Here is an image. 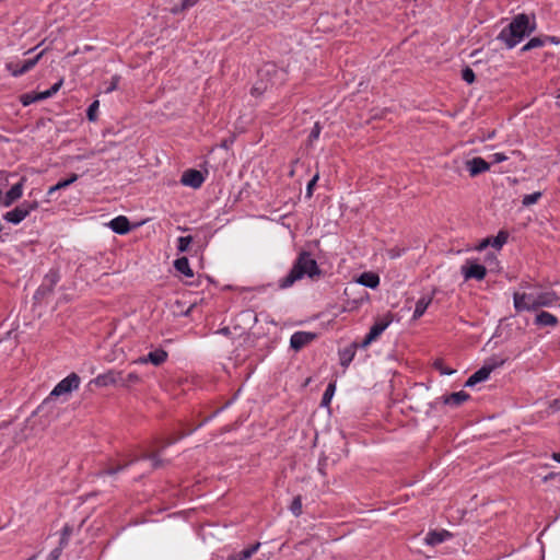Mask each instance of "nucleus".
I'll return each instance as SVG.
<instances>
[{
    "label": "nucleus",
    "mask_w": 560,
    "mask_h": 560,
    "mask_svg": "<svg viewBox=\"0 0 560 560\" xmlns=\"http://www.w3.org/2000/svg\"><path fill=\"white\" fill-rule=\"evenodd\" d=\"M335 390H336V385L335 383H330L328 384L324 395H323V398H322V405L323 406H328L331 401V398L335 394Z\"/></svg>",
    "instance_id": "nucleus-28"
},
{
    "label": "nucleus",
    "mask_w": 560,
    "mask_h": 560,
    "mask_svg": "<svg viewBox=\"0 0 560 560\" xmlns=\"http://www.w3.org/2000/svg\"><path fill=\"white\" fill-rule=\"evenodd\" d=\"M392 322H393V317L390 314H387L384 317L378 318L374 323V325L370 328V331L362 340L360 347L366 348L368 346H370L373 341H375L383 334V331L390 325Z\"/></svg>",
    "instance_id": "nucleus-6"
},
{
    "label": "nucleus",
    "mask_w": 560,
    "mask_h": 560,
    "mask_svg": "<svg viewBox=\"0 0 560 560\" xmlns=\"http://www.w3.org/2000/svg\"><path fill=\"white\" fill-rule=\"evenodd\" d=\"M170 444H172V441H168L166 444H164V445L162 446V448H164L165 446H167V445H170Z\"/></svg>",
    "instance_id": "nucleus-59"
},
{
    "label": "nucleus",
    "mask_w": 560,
    "mask_h": 560,
    "mask_svg": "<svg viewBox=\"0 0 560 560\" xmlns=\"http://www.w3.org/2000/svg\"><path fill=\"white\" fill-rule=\"evenodd\" d=\"M38 208L37 201H23L16 206L13 210L8 211L3 219L10 223L19 224L22 222L32 211Z\"/></svg>",
    "instance_id": "nucleus-5"
},
{
    "label": "nucleus",
    "mask_w": 560,
    "mask_h": 560,
    "mask_svg": "<svg viewBox=\"0 0 560 560\" xmlns=\"http://www.w3.org/2000/svg\"><path fill=\"white\" fill-rule=\"evenodd\" d=\"M462 79L467 82L468 84H471L475 82V72L469 67H466L462 71Z\"/></svg>",
    "instance_id": "nucleus-37"
},
{
    "label": "nucleus",
    "mask_w": 560,
    "mask_h": 560,
    "mask_svg": "<svg viewBox=\"0 0 560 560\" xmlns=\"http://www.w3.org/2000/svg\"><path fill=\"white\" fill-rule=\"evenodd\" d=\"M36 559V556H32L31 558H28L27 560H35Z\"/></svg>",
    "instance_id": "nucleus-60"
},
{
    "label": "nucleus",
    "mask_w": 560,
    "mask_h": 560,
    "mask_svg": "<svg viewBox=\"0 0 560 560\" xmlns=\"http://www.w3.org/2000/svg\"><path fill=\"white\" fill-rule=\"evenodd\" d=\"M80 385V377L75 373L69 374L67 377L61 380L51 390L49 397L44 401V404H48L50 398L59 397L62 395H68L73 390L78 389Z\"/></svg>",
    "instance_id": "nucleus-4"
},
{
    "label": "nucleus",
    "mask_w": 560,
    "mask_h": 560,
    "mask_svg": "<svg viewBox=\"0 0 560 560\" xmlns=\"http://www.w3.org/2000/svg\"><path fill=\"white\" fill-rule=\"evenodd\" d=\"M319 135H320V126H319V124H318V122H316V124L314 125V127H313V129H312V131H311L310 136H308L310 141H315V140H317V139H318V137H319Z\"/></svg>",
    "instance_id": "nucleus-42"
},
{
    "label": "nucleus",
    "mask_w": 560,
    "mask_h": 560,
    "mask_svg": "<svg viewBox=\"0 0 560 560\" xmlns=\"http://www.w3.org/2000/svg\"><path fill=\"white\" fill-rule=\"evenodd\" d=\"M119 80H120L119 75H114L112 78L108 86L105 89V93H110V92L115 91L118 86Z\"/></svg>",
    "instance_id": "nucleus-40"
},
{
    "label": "nucleus",
    "mask_w": 560,
    "mask_h": 560,
    "mask_svg": "<svg viewBox=\"0 0 560 560\" xmlns=\"http://www.w3.org/2000/svg\"><path fill=\"white\" fill-rule=\"evenodd\" d=\"M540 197H541V192L540 191H536V192H533V194H529V195H525L523 197L522 203L525 207L532 206V205L536 203L540 199Z\"/></svg>",
    "instance_id": "nucleus-30"
},
{
    "label": "nucleus",
    "mask_w": 560,
    "mask_h": 560,
    "mask_svg": "<svg viewBox=\"0 0 560 560\" xmlns=\"http://www.w3.org/2000/svg\"><path fill=\"white\" fill-rule=\"evenodd\" d=\"M469 397L470 396L468 393L460 390V392H456L451 395L444 396L443 401L446 405L457 407V406H460L463 402L467 401L469 399Z\"/></svg>",
    "instance_id": "nucleus-19"
},
{
    "label": "nucleus",
    "mask_w": 560,
    "mask_h": 560,
    "mask_svg": "<svg viewBox=\"0 0 560 560\" xmlns=\"http://www.w3.org/2000/svg\"><path fill=\"white\" fill-rule=\"evenodd\" d=\"M552 458H553L556 462L560 463V453H553V454H552Z\"/></svg>",
    "instance_id": "nucleus-55"
},
{
    "label": "nucleus",
    "mask_w": 560,
    "mask_h": 560,
    "mask_svg": "<svg viewBox=\"0 0 560 560\" xmlns=\"http://www.w3.org/2000/svg\"><path fill=\"white\" fill-rule=\"evenodd\" d=\"M495 365H483L478 371H476L472 375L468 377L465 383V386L472 387L479 382H483L488 380L491 372L494 370Z\"/></svg>",
    "instance_id": "nucleus-15"
},
{
    "label": "nucleus",
    "mask_w": 560,
    "mask_h": 560,
    "mask_svg": "<svg viewBox=\"0 0 560 560\" xmlns=\"http://www.w3.org/2000/svg\"><path fill=\"white\" fill-rule=\"evenodd\" d=\"M290 510L295 516H299L302 513V499L300 495L293 499Z\"/></svg>",
    "instance_id": "nucleus-35"
},
{
    "label": "nucleus",
    "mask_w": 560,
    "mask_h": 560,
    "mask_svg": "<svg viewBox=\"0 0 560 560\" xmlns=\"http://www.w3.org/2000/svg\"><path fill=\"white\" fill-rule=\"evenodd\" d=\"M59 280H60L59 272L55 269L49 270L45 275L42 284L36 290L34 298L36 300H43L47 295L51 294L56 284L59 282Z\"/></svg>",
    "instance_id": "nucleus-7"
},
{
    "label": "nucleus",
    "mask_w": 560,
    "mask_h": 560,
    "mask_svg": "<svg viewBox=\"0 0 560 560\" xmlns=\"http://www.w3.org/2000/svg\"><path fill=\"white\" fill-rule=\"evenodd\" d=\"M508 156L504 153H494L492 154V162L493 163H501L503 161H506Z\"/></svg>",
    "instance_id": "nucleus-45"
},
{
    "label": "nucleus",
    "mask_w": 560,
    "mask_h": 560,
    "mask_svg": "<svg viewBox=\"0 0 560 560\" xmlns=\"http://www.w3.org/2000/svg\"><path fill=\"white\" fill-rule=\"evenodd\" d=\"M491 245V238L483 240L480 245L477 247L479 250L485 249L487 246Z\"/></svg>",
    "instance_id": "nucleus-51"
},
{
    "label": "nucleus",
    "mask_w": 560,
    "mask_h": 560,
    "mask_svg": "<svg viewBox=\"0 0 560 560\" xmlns=\"http://www.w3.org/2000/svg\"><path fill=\"white\" fill-rule=\"evenodd\" d=\"M100 103L98 101H94L86 110V116L89 120L95 121L97 118V109H98Z\"/></svg>",
    "instance_id": "nucleus-34"
},
{
    "label": "nucleus",
    "mask_w": 560,
    "mask_h": 560,
    "mask_svg": "<svg viewBox=\"0 0 560 560\" xmlns=\"http://www.w3.org/2000/svg\"><path fill=\"white\" fill-rule=\"evenodd\" d=\"M36 559V556H32L31 558H28L27 560H35Z\"/></svg>",
    "instance_id": "nucleus-61"
},
{
    "label": "nucleus",
    "mask_w": 560,
    "mask_h": 560,
    "mask_svg": "<svg viewBox=\"0 0 560 560\" xmlns=\"http://www.w3.org/2000/svg\"><path fill=\"white\" fill-rule=\"evenodd\" d=\"M36 95H37L38 101H43V100L51 97V94L48 90H46L44 92L36 93Z\"/></svg>",
    "instance_id": "nucleus-48"
},
{
    "label": "nucleus",
    "mask_w": 560,
    "mask_h": 560,
    "mask_svg": "<svg viewBox=\"0 0 560 560\" xmlns=\"http://www.w3.org/2000/svg\"><path fill=\"white\" fill-rule=\"evenodd\" d=\"M317 335L310 331H296L291 336L290 346L293 350L299 351L306 345L316 339Z\"/></svg>",
    "instance_id": "nucleus-11"
},
{
    "label": "nucleus",
    "mask_w": 560,
    "mask_h": 560,
    "mask_svg": "<svg viewBox=\"0 0 560 560\" xmlns=\"http://www.w3.org/2000/svg\"><path fill=\"white\" fill-rule=\"evenodd\" d=\"M192 236H180L177 240V249L180 253H185L189 249L190 244L192 243Z\"/></svg>",
    "instance_id": "nucleus-27"
},
{
    "label": "nucleus",
    "mask_w": 560,
    "mask_h": 560,
    "mask_svg": "<svg viewBox=\"0 0 560 560\" xmlns=\"http://www.w3.org/2000/svg\"><path fill=\"white\" fill-rule=\"evenodd\" d=\"M355 349H357V345L353 343L350 347L345 348L343 350H341L339 352L341 366H343V368L349 366V364L351 363V361L353 360V358L355 355Z\"/></svg>",
    "instance_id": "nucleus-22"
},
{
    "label": "nucleus",
    "mask_w": 560,
    "mask_h": 560,
    "mask_svg": "<svg viewBox=\"0 0 560 560\" xmlns=\"http://www.w3.org/2000/svg\"><path fill=\"white\" fill-rule=\"evenodd\" d=\"M78 178H79V176L77 174H74V173L71 174L68 178L59 180L56 185L51 186L48 189L47 195L52 196L56 191L69 187L71 184L77 182Z\"/></svg>",
    "instance_id": "nucleus-23"
},
{
    "label": "nucleus",
    "mask_w": 560,
    "mask_h": 560,
    "mask_svg": "<svg viewBox=\"0 0 560 560\" xmlns=\"http://www.w3.org/2000/svg\"><path fill=\"white\" fill-rule=\"evenodd\" d=\"M433 366L442 374V375H452L455 373V370L447 368L444 365L442 360H436L433 363Z\"/></svg>",
    "instance_id": "nucleus-32"
},
{
    "label": "nucleus",
    "mask_w": 560,
    "mask_h": 560,
    "mask_svg": "<svg viewBox=\"0 0 560 560\" xmlns=\"http://www.w3.org/2000/svg\"><path fill=\"white\" fill-rule=\"evenodd\" d=\"M556 476L555 472H550L548 476L545 477V480H549V479H552L553 477Z\"/></svg>",
    "instance_id": "nucleus-56"
},
{
    "label": "nucleus",
    "mask_w": 560,
    "mask_h": 560,
    "mask_svg": "<svg viewBox=\"0 0 560 560\" xmlns=\"http://www.w3.org/2000/svg\"><path fill=\"white\" fill-rule=\"evenodd\" d=\"M358 282L364 287L375 289L380 284V277L371 271L363 272L358 278Z\"/></svg>",
    "instance_id": "nucleus-20"
},
{
    "label": "nucleus",
    "mask_w": 560,
    "mask_h": 560,
    "mask_svg": "<svg viewBox=\"0 0 560 560\" xmlns=\"http://www.w3.org/2000/svg\"><path fill=\"white\" fill-rule=\"evenodd\" d=\"M535 324L538 326L555 327L558 324V319L553 314L544 311L537 314Z\"/></svg>",
    "instance_id": "nucleus-21"
},
{
    "label": "nucleus",
    "mask_w": 560,
    "mask_h": 560,
    "mask_svg": "<svg viewBox=\"0 0 560 560\" xmlns=\"http://www.w3.org/2000/svg\"><path fill=\"white\" fill-rule=\"evenodd\" d=\"M544 45V40L539 37L530 38L522 48L523 51H527L534 48L541 47Z\"/></svg>",
    "instance_id": "nucleus-31"
},
{
    "label": "nucleus",
    "mask_w": 560,
    "mask_h": 560,
    "mask_svg": "<svg viewBox=\"0 0 560 560\" xmlns=\"http://www.w3.org/2000/svg\"><path fill=\"white\" fill-rule=\"evenodd\" d=\"M91 49H92V47H91V46H85V47H84V50H85V51L91 50Z\"/></svg>",
    "instance_id": "nucleus-58"
},
{
    "label": "nucleus",
    "mask_w": 560,
    "mask_h": 560,
    "mask_svg": "<svg viewBox=\"0 0 560 560\" xmlns=\"http://www.w3.org/2000/svg\"><path fill=\"white\" fill-rule=\"evenodd\" d=\"M139 381H140V377L135 372L128 373L126 375L122 373L121 386H128L129 384H135V383H138Z\"/></svg>",
    "instance_id": "nucleus-33"
},
{
    "label": "nucleus",
    "mask_w": 560,
    "mask_h": 560,
    "mask_svg": "<svg viewBox=\"0 0 560 560\" xmlns=\"http://www.w3.org/2000/svg\"><path fill=\"white\" fill-rule=\"evenodd\" d=\"M42 56L43 52H39L35 58L24 60L21 65L10 62L7 65V69L13 77H20L30 71L38 62Z\"/></svg>",
    "instance_id": "nucleus-9"
},
{
    "label": "nucleus",
    "mask_w": 560,
    "mask_h": 560,
    "mask_svg": "<svg viewBox=\"0 0 560 560\" xmlns=\"http://www.w3.org/2000/svg\"><path fill=\"white\" fill-rule=\"evenodd\" d=\"M131 463H132V460H131V462H129V463H127L126 465H122V466H121V465H119V466H117V467H110V468H107V469H105V470H104V474H106V475H114V474H116V472H118V471H120V470L125 469V468H126L129 464H131Z\"/></svg>",
    "instance_id": "nucleus-43"
},
{
    "label": "nucleus",
    "mask_w": 560,
    "mask_h": 560,
    "mask_svg": "<svg viewBox=\"0 0 560 560\" xmlns=\"http://www.w3.org/2000/svg\"><path fill=\"white\" fill-rule=\"evenodd\" d=\"M508 241V234L505 232H499V234L491 238V246L500 249Z\"/></svg>",
    "instance_id": "nucleus-29"
},
{
    "label": "nucleus",
    "mask_w": 560,
    "mask_h": 560,
    "mask_svg": "<svg viewBox=\"0 0 560 560\" xmlns=\"http://www.w3.org/2000/svg\"><path fill=\"white\" fill-rule=\"evenodd\" d=\"M452 537H453V534L446 529L430 530L424 538V542H425V545L433 547V546L442 544L443 541H445Z\"/></svg>",
    "instance_id": "nucleus-16"
},
{
    "label": "nucleus",
    "mask_w": 560,
    "mask_h": 560,
    "mask_svg": "<svg viewBox=\"0 0 560 560\" xmlns=\"http://www.w3.org/2000/svg\"><path fill=\"white\" fill-rule=\"evenodd\" d=\"M559 300L555 291H544L537 294L520 293L513 294L514 307L517 312L536 311L539 307L550 306Z\"/></svg>",
    "instance_id": "nucleus-3"
},
{
    "label": "nucleus",
    "mask_w": 560,
    "mask_h": 560,
    "mask_svg": "<svg viewBox=\"0 0 560 560\" xmlns=\"http://www.w3.org/2000/svg\"><path fill=\"white\" fill-rule=\"evenodd\" d=\"M94 383L97 386H109V385H121L122 383V372L110 370L104 374H100L95 377Z\"/></svg>",
    "instance_id": "nucleus-10"
},
{
    "label": "nucleus",
    "mask_w": 560,
    "mask_h": 560,
    "mask_svg": "<svg viewBox=\"0 0 560 560\" xmlns=\"http://www.w3.org/2000/svg\"><path fill=\"white\" fill-rule=\"evenodd\" d=\"M142 458L151 459L153 468H159L163 465V460L156 454L143 455Z\"/></svg>",
    "instance_id": "nucleus-39"
},
{
    "label": "nucleus",
    "mask_w": 560,
    "mask_h": 560,
    "mask_svg": "<svg viewBox=\"0 0 560 560\" xmlns=\"http://www.w3.org/2000/svg\"><path fill=\"white\" fill-rule=\"evenodd\" d=\"M535 30V16L530 18L527 14L521 13L514 16L511 23L500 32L498 38L502 40L508 48H513Z\"/></svg>",
    "instance_id": "nucleus-1"
},
{
    "label": "nucleus",
    "mask_w": 560,
    "mask_h": 560,
    "mask_svg": "<svg viewBox=\"0 0 560 560\" xmlns=\"http://www.w3.org/2000/svg\"><path fill=\"white\" fill-rule=\"evenodd\" d=\"M25 178H22L19 183L13 185L10 190L5 194L1 201V206L10 207L13 202L19 200L23 195V186Z\"/></svg>",
    "instance_id": "nucleus-13"
},
{
    "label": "nucleus",
    "mask_w": 560,
    "mask_h": 560,
    "mask_svg": "<svg viewBox=\"0 0 560 560\" xmlns=\"http://www.w3.org/2000/svg\"><path fill=\"white\" fill-rule=\"evenodd\" d=\"M460 271L465 280L476 279L481 281L487 275L485 266L471 260H467L466 264L462 266Z\"/></svg>",
    "instance_id": "nucleus-8"
},
{
    "label": "nucleus",
    "mask_w": 560,
    "mask_h": 560,
    "mask_svg": "<svg viewBox=\"0 0 560 560\" xmlns=\"http://www.w3.org/2000/svg\"><path fill=\"white\" fill-rule=\"evenodd\" d=\"M72 534V527L70 525H65L61 532L60 546L63 547L68 544L69 537Z\"/></svg>",
    "instance_id": "nucleus-36"
},
{
    "label": "nucleus",
    "mask_w": 560,
    "mask_h": 560,
    "mask_svg": "<svg viewBox=\"0 0 560 560\" xmlns=\"http://www.w3.org/2000/svg\"><path fill=\"white\" fill-rule=\"evenodd\" d=\"M199 0H183L182 1V9H189L194 7Z\"/></svg>",
    "instance_id": "nucleus-46"
},
{
    "label": "nucleus",
    "mask_w": 560,
    "mask_h": 560,
    "mask_svg": "<svg viewBox=\"0 0 560 560\" xmlns=\"http://www.w3.org/2000/svg\"><path fill=\"white\" fill-rule=\"evenodd\" d=\"M435 293H436V289H433L430 294L423 295L422 298H420L418 300V302L416 303L413 315H412L413 319L420 318L425 313V311L429 307V305L431 304Z\"/></svg>",
    "instance_id": "nucleus-17"
},
{
    "label": "nucleus",
    "mask_w": 560,
    "mask_h": 560,
    "mask_svg": "<svg viewBox=\"0 0 560 560\" xmlns=\"http://www.w3.org/2000/svg\"><path fill=\"white\" fill-rule=\"evenodd\" d=\"M319 176L318 174L314 175L313 178L308 182L306 187V196L310 198L313 195V189L318 180Z\"/></svg>",
    "instance_id": "nucleus-41"
},
{
    "label": "nucleus",
    "mask_w": 560,
    "mask_h": 560,
    "mask_svg": "<svg viewBox=\"0 0 560 560\" xmlns=\"http://www.w3.org/2000/svg\"><path fill=\"white\" fill-rule=\"evenodd\" d=\"M259 546H260V544L257 542V544L242 550L238 553L232 555L229 558V560H246V559L250 558L258 550Z\"/></svg>",
    "instance_id": "nucleus-26"
},
{
    "label": "nucleus",
    "mask_w": 560,
    "mask_h": 560,
    "mask_svg": "<svg viewBox=\"0 0 560 560\" xmlns=\"http://www.w3.org/2000/svg\"><path fill=\"white\" fill-rule=\"evenodd\" d=\"M267 89V85H260L259 83H257L254 88H253V93H262L265 90Z\"/></svg>",
    "instance_id": "nucleus-50"
},
{
    "label": "nucleus",
    "mask_w": 560,
    "mask_h": 560,
    "mask_svg": "<svg viewBox=\"0 0 560 560\" xmlns=\"http://www.w3.org/2000/svg\"><path fill=\"white\" fill-rule=\"evenodd\" d=\"M205 178L201 174V172L197 170H188L186 171L182 176V184L191 188H199Z\"/></svg>",
    "instance_id": "nucleus-14"
},
{
    "label": "nucleus",
    "mask_w": 560,
    "mask_h": 560,
    "mask_svg": "<svg viewBox=\"0 0 560 560\" xmlns=\"http://www.w3.org/2000/svg\"><path fill=\"white\" fill-rule=\"evenodd\" d=\"M552 407H555L557 410H560V399L553 400Z\"/></svg>",
    "instance_id": "nucleus-54"
},
{
    "label": "nucleus",
    "mask_w": 560,
    "mask_h": 560,
    "mask_svg": "<svg viewBox=\"0 0 560 560\" xmlns=\"http://www.w3.org/2000/svg\"><path fill=\"white\" fill-rule=\"evenodd\" d=\"M133 363L145 364V363H149V360H147V355L145 357H140L137 360H135Z\"/></svg>",
    "instance_id": "nucleus-53"
},
{
    "label": "nucleus",
    "mask_w": 560,
    "mask_h": 560,
    "mask_svg": "<svg viewBox=\"0 0 560 560\" xmlns=\"http://www.w3.org/2000/svg\"><path fill=\"white\" fill-rule=\"evenodd\" d=\"M166 359H167V352L163 349H158V350L151 351L147 355V360H149V362L155 366H159L162 363H164L166 361Z\"/></svg>",
    "instance_id": "nucleus-24"
},
{
    "label": "nucleus",
    "mask_w": 560,
    "mask_h": 560,
    "mask_svg": "<svg viewBox=\"0 0 560 560\" xmlns=\"http://www.w3.org/2000/svg\"><path fill=\"white\" fill-rule=\"evenodd\" d=\"M79 52V49H75L73 52H70L68 56H74V55H78Z\"/></svg>",
    "instance_id": "nucleus-57"
},
{
    "label": "nucleus",
    "mask_w": 560,
    "mask_h": 560,
    "mask_svg": "<svg viewBox=\"0 0 560 560\" xmlns=\"http://www.w3.org/2000/svg\"><path fill=\"white\" fill-rule=\"evenodd\" d=\"M20 101L24 106H28L32 103L37 102L38 98H37L36 93H26V94L21 95Z\"/></svg>",
    "instance_id": "nucleus-38"
},
{
    "label": "nucleus",
    "mask_w": 560,
    "mask_h": 560,
    "mask_svg": "<svg viewBox=\"0 0 560 560\" xmlns=\"http://www.w3.org/2000/svg\"><path fill=\"white\" fill-rule=\"evenodd\" d=\"M304 276H307L311 279L320 276V269L318 268L316 260L306 252L299 255L289 273L279 281V287L281 289H287Z\"/></svg>",
    "instance_id": "nucleus-2"
},
{
    "label": "nucleus",
    "mask_w": 560,
    "mask_h": 560,
    "mask_svg": "<svg viewBox=\"0 0 560 560\" xmlns=\"http://www.w3.org/2000/svg\"><path fill=\"white\" fill-rule=\"evenodd\" d=\"M174 267L175 269L183 273L184 276L186 277H192L194 276V272L189 266V261L186 257H180V258H177L175 261H174Z\"/></svg>",
    "instance_id": "nucleus-25"
},
{
    "label": "nucleus",
    "mask_w": 560,
    "mask_h": 560,
    "mask_svg": "<svg viewBox=\"0 0 560 560\" xmlns=\"http://www.w3.org/2000/svg\"><path fill=\"white\" fill-rule=\"evenodd\" d=\"M61 546L59 548H55L50 553L49 556L47 557L46 560H58L60 555H61Z\"/></svg>",
    "instance_id": "nucleus-44"
},
{
    "label": "nucleus",
    "mask_w": 560,
    "mask_h": 560,
    "mask_svg": "<svg viewBox=\"0 0 560 560\" xmlns=\"http://www.w3.org/2000/svg\"><path fill=\"white\" fill-rule=\"evenodd\" d=\"M108 226L115 233L121 234V235L127 234L131 230L129 220L124 215H119V217H116L113 220H110V222L108 223Z\"/></svg>",
    "instance_id": "nucleus-18"
},
{
    "label": "nucleus",
    "mask_w": 560,
    "mask_h": 560,
    "mask_svg": "<svg viewBox=\"0 0 560 560\" xmlns=\"http://www.w3.org/2000/svg\"><path fill=\"white\" fill-rule=\"evenodd\" d=\"M61 85H62V80L58 81V82H57V83H55L50 89H48V91L50 92L51 96H52L54 94H56V93L59 91V89L61 88Z\"/></svg>",
    "instance_id": "nucleus-47"
},
{
    "label": "nucleus",
    "mask_w": 560,
    "mask_h": 560,
    "mask_svg": "<svg viewBox=\"0 0 560 560\" xmlns=\"http://www.w3.org/2000/svg\"><path fill=\"white\" fill-rule=\"evenodd\" d=\"M186 9H182V3L179 5H174L172 9H171V13L173 14H178L183 11H185Z\"/></svg>",
    "instance_id": "nucleus-52"
},
{
    "label": "nucleus",
    "mask_w": 560,
    "mask_h": 560,
    "mask_svg": "<svg viewBox=\"0 0 560 560\" xmlns=\"http://www.w3.org/2000/svg\"><path fill=\"white\" fill-rule=\"evenodd\" d=\"M271 70H273V67L272 66H267L262 69L259 70V75L262 77L265 74H269L271 72Z\"/></svg>",
    "instance_id": "nucleus-49"
},
{
    "label": "nucleus",
    "mask_w": 560,
    "mask_h": 560,
    "mask_svg": "<svg viewBox=\"0 0 560 560\" xmlns=\"http://www.w3.org/2000/svg\"><path fill=\"white\" fill-rule=\"evenodd\" d=\"M465 165L471 177H476L477 175L485 173L490 168V163L479 156L467 160Z\"/></svg>",
    "instance_id": "nucleus-12"
}]
</instances>
